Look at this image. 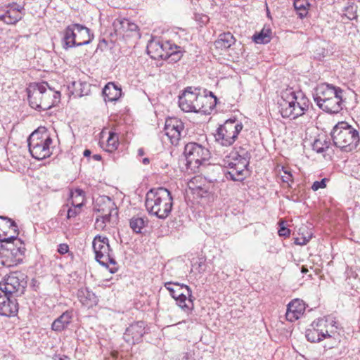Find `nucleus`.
Wrapping results in <instances>:
<instances>
[{
    "label": "nucleus",
    "mask_w": 360,
    "mask_h": 360,
    "mask_svg": "<svg viewBox=\"0 0 360 360\" xmlns=\"http://www.w3.org/2000/svg\"><path fill=\"white\" fill-rule=\"evenodd\" d=\"M251 155L244 149L239 151H231L222 160L224 174L229 180L242 181L248 174V167Z\"/></svg>",
    "instance_id": "obj_1"
},
{
    "label": "nucleus",
    "mask_w": 360,
    "mask_h": 360,
    "mask_svg": "<svg viewBox=\"0 0 360 360\" xmlns=\"http://www.w3.org/2000/svg\"><path fill=\"white\" fill-rule=\"evenodd\" d=\"M145 205L149 214L164 219L172 212L173 197L166 188H152L146 193Z\"/></svg>",
    "instance_id": "obj_2"
},
{
    "label": "nucleus",
    "mask_w": 360,
    "mask_h": 360,
    "mask_svg": "<svg viewBox=\"0 0 360 360\" xmlns=\"http://www.w3.org/2000/svg\"><path fill=\"white\" fill-rule=\"evenodd\" d=\"M330 136L334 146L345 152L355 150L360 141L359 131L346 122L335 124Z\"/></svg>",
    "instance_id": "obj_3"
},
{
    "label": "nucleus",
    "mask_w": 360,
    "mask_h": 360,
    "mask_svg": "<svg viewBox=\"0 0 360 360\" xmlns=\"http://www.w3.org/2000/svg\"><path fill=\"white\" fill-rule=\"evenodd\" d=\"M94 39V34L86 26L73 23L65 27L63 32L62 46L65 50L75 46L87 45Z\"/></svg>",
    "instance_id": "obj_4"
},
{
    "label": "nucleus",
    "mask_w": 360,
    "mask_h": 360,
    "mask_svg": "<svg viewBox=\"0 0 360 360\" xmlns=\"http://www.w3.org/2000/svg\"><path fill=\"white\" fill-rule=\"evenodd\" d=\"M52 141L45 128H39L33 131L27 139L30 154L37 160L49 158L52 154L50 149Z\"/></svg>",
    "instance_id": "obj_5"
},
{
    "label": "nucleus",
    "mask_w": 360,
    "mask_h": 360,
    "mask_svg": "<svg viewBox=\"0 0 360 360\" xmlns=\"http://www.w3.org/2000/svg\"><path fill=\"white\" fill-rule=\"evenodd\" d=\"M243 124L236 119L227 120L214 134L215 141L224 146H231L243 129Z\"/></svg>",
    "instance_id": "obj_6"
},
{
    "label": "nucleus",
    "mask_w": 360,
    "mask_h": 360,
    "mask_svg": "<svg viewBox=\"0 0 360 360\" xmlns=\"http://www.w3.org/2000/svg\"><path fill=\"white\" fill-rule=\"evenodd\" d=\"M184 154L186 160V165L191 168H198L203 165L210 158L207 148L195 142H190L184 147Z\"/></svg>",
    "instance_id": "obj_7"
},
{
    "label": "nucleus",
    "mask_w": 360,
    "mask_h": 360,
    "mask_svg": "<svg viewBox=\"0 0 360 360\" xmlns=\"http://www.w3.org/2000/svg\"><path fill=\"white\" fill-rule=\"evenodd\" d=\"M205 98L201 96V89L188 86L179 96V106L184 112H196V110L202 107L200 103Z\"/></svg>",
    "instance_id": "obj_8"
},
{
    "label": "nucleus",
    "mask_w": 360,
    "mask_h": 360,
    "mask_svg": "<svg viewBox=\"0 0 360 360\" xmlns=\"http://www.w3.org/2000/svg\"><path fill=\"white\" fill-rule=\"evenodd\" d=\"M27 276L22 272L15 271L11 273L0 283L4 292L9 295L15 294L17 296L24 293L27 286Z\"/></svg>",
    "instance_id": "obj_9"
},
{
    "label": "nucleus",
    "mask_w": 360,
    "mask_h": 360,
    "mask_svg": "<svg viewBox=\"0 0 360 360\" xmlns=\"http://www.w3.org/2000/svg\"><path fill=\"white\" fill-rule=\"evenodd\" d=\"M18 227L11 219L0 216V241L11 243L18 240Z\"/></svg>",
    "instance_id": "obj_10"
},
{
    "label": "nucleus",
    "mask_w": 360,
    "mask_h": 360,
    "mask_svg": "<svg viewBox=\"0 0 360 360\" xmlns=\"http://www.w3.org/2000/svg\"><path fill=\"white\" fill-rule=\"evenodd\" d=\"M328 320L319 319L312 322L310 328L305 332V336L308 341L311 342H319L323 338L330 339L328 330H325Z\"/></svg>",
    "instance_id": "obj_11"
},
{
    "label": "nucleus",
    "mask_w": 360,
    "mask_h": 360,
    "mask_svg": "<svg viewBox=\"0 0 360 360\" xmlns=\"http://www.w3.org/2000/svg\"><path fill=\"white\" fill-rule=\"evenodd\" d=\"M24 8L16 3L8 4L0 8V20L8 25H13L22 19Z\"/></svg>",
    "instance_id": "obj_12"
},
{
    "label": "nucleus",
    "mask_w": 360,
    "mask_h": 360,
    "mask_svg": "<svg viewBox=\"0 0 360 360\" xmlns=\"http://www.w3.org/2000/svg\"><path fill=\"white\" fill-rule=\"evenodd\" d=\"M146 333L145 322L136 321L126 328L123 339L129 345H134L142 340V338Z\"/></svg>",
    "instance_id": "obj_13"
},
{
    "label": "nucleus",
    "mask_w": 360,
    "mask_h": 360,
    "mask_svg": "<svg viewBox=\"0 0 360 360\" xmlns=\"http://www.w3.org/2000/svg\"><path fill=\"white\" fill-rule=\"evenodd\" d=\"M295 91L292 89L286 90L278 101L279 112L283 118L295 119Z\"/></svg>",
    "instance_id": "obj_14"
},
{
    "label": "nucleus",
    "mask_w": 360,
    "mask_h": 360,
    "mask_svg": "<svg viewBox=\"0 0 360 360\" xmlns=\"http://www.w3.org/2000/svg\"><path fill=\"white\" fill-rule=\"evenodd\" d=\"M39 89L43 98L42 110H47L60 102V92L53 90L47 82L39 83Z\"/></svg>",
    "instance_id": "obj_15"
},
{
    "label": "nucleus",
    "mask_w": 360,
    "mask_h": 360,
    "mask_svg": "<svg viewBox=\"0 0 360 360\" xmlns=\"http://www.w3.org/2000/svg\"><path fill=\"white\" fill-rule=\"evenodd\" d=\"M184 129V123L176 117L166 120L164 128L165 134L170 139L172 144L177 143Z\"/></svg>",
    "instance_id": "obj_16"
},
{
    "label": "nucleus",
    "mask_w": 360,
    "mask_h": 360,
    "mask_svg": "<svg viewBox=\"0 0 360 360\" xmlns=\"http://www.w3.org/2000/svg\"><path fill=\"white\" fill-rule=\"evenodd\" d=\"M342 94L343 90L338 89L333 96H331L326 102L319 105V108L323 111L330 113L337 114L342 110Z\"/></svg>",
    "instance_id": "obj_17"
},
{
    "label": "nucleus",
    "mask_w": 360,
    "mask_h": 360,
    "mask_svg": "<svg viewBox=\"0 0 360 360\" xmlns=\"http://www.w3.org/2000/svg\"><path fill=\"white\" fill-rule=\"evenodd\" d=\"M338 89L340 88L328 84L318 85L313 94V98L316 105L319 107V105L326 102L331 96H333L338 92Z\"/></svg>",
    "instance_id": "obj_18"
},
{
    "label": "nucleus",
    "mask_w": 360,
    "mask_h": 360,
    "mask_svg": "<svg viewBox=\"0 0 360 360\" xmlns=\"http://www.w3.org/2000/svg\"><path fill=\"white\" fill-rule=\"evenodd\" d=\"M18 311V304L16 300H13L11 295L4 292L0 296V315L11 316L15 315Z\"/></svg>",
    "instance_id": "obj_19"
},
{
    "label": "nucleus",
    "mask_w": 360,
    "mask_h": 360,
    "mask_svg": "<svg viewBox=\"0 0 360 360\" xmlns=\"http://www.w3.org/2000/svg\"><path fill=\"white\" fill-rule=\"evenodd\" d=\"M92 245L97 262L102 259L103 257H105L109 252H112L109 244V240L105 236H96Z\"/></svg>",
    "instance_id": "obj_20"
},
{
    "label": "nucleus",
    "mask_w": 360,
    "mask_h": 360,
    "mask_svg": "<svg viewBox=\"0 0 360 360\" xmlns=\"http://www.w3.org/2000/svg\"><path fill=\"white\" fill-rule=\"evenodd\" d=\"M94 209L99 214L114 212L117 214V212H118L115 202L107 195L99 196L96 200Z\"/></svg>",
    "instance_id": "obj_21"
},
{
    "label": "nucleus",
    "mask_w": 360,
    "mask_h": 360,
    "mask_svg": "<svg viewBox=\"0 0 360 360\" xmlns=\"http://www.w3.org/2000/svg\"><path fill=\"white\" fill-rule=\"evenodd\" d=\"M39 89V83H34L27 89L30 106L38 111L42 110L43 98Z\"/></svg>",
    "instance_id": "obj_22"
},
{
    "label": "nucleus",
    "mask_w": 360,
    "mask_h": 360,
    "mask_svg": "<svg viewBox=\"0 0 360 360\" xmlns=\"http://www.w3.org/2000/svg\"><path fill=\"white\" fill-rule=\"evenodd\" d=\"M304 311V303L298 299L293 300L287 306L286 319L291 322L297 320Z\"/></svg>",
    "instance_id": "obj_23"
},
{
    "label": "nucleus",
    "mask_w": 360,
    "mask_h": 360,
    "mask_svg": "<svg viewBox=\"0 0 360 360\" xmlns=\"http://www.w3.org/2000/svg\"><path fill=\"white\" fill-rule=\"evenodd\" d=\"M20 245H14L13 243H8L9 247L6 250V257L11 259L12 264L16 265L22 262L25 248L22 243L18 240Z\"/></svg>",
    "instance_id": "obj_24"
},
{
    "label": "nucleus",
    "mask_w": 360,
    "mask_h": 360,
    "mask_svg": "<svg viewBox=\"0 0 360 360\" xmlns=\"http://www.w3.org/2000/svg\"><path fill=\"white\" fill-rule=\"evenodd\" d=\"M176 297V304L184 311H189L193 308V297L191 289L188 286L185 287V290Z\"/></svg>",
    "instance_id": "obj_25"
},
{
    "label": "nucleus",
    "mask_w": 360,
    "mask_h": 360,
    "mask_svg": "<svg viewBox=\"0 0 360 360\" xmlns=\"http://www.w3.org/2000/svg\"><path fill=\"white\" fill-rule=\"evenodd\" d=\"M295 119L303 115L308 110L309 100L302 91H295Z\"/></svg>",
    "instance_id": "obj_26"
},
{
    "label": "nucleus",
    "mask_w": 360,
    "mask_h": 360,
    "mask_svg": "<svg viewBox=\"0 0 360 360\" xmlns=\"http://www.w3.org/2000/svg\"><path fill=\"white\" fill-rule=\"evenodd\" d=\"M147 53L153 59H169V55L162 49V42L153 39L147 45Z\"/></svg>",
    "instance_id": "obj_27"
},
{
    "label": "nucleus",
    "mask_w": 360,
    "mask_h": 360,
    "mask_svg": "<svg viewBox=\"0 0 360 360\" xmlns=\"http://www.w3.org/2000/svg\"><path fill=\"white\" fill-rule=\"evenodd\" d=\"M73 318L72 311L67 310L53 321L51 329L57 333L65 330L71 323Z\"/></svg>",
    "instance_id": "obj_28"
},
{
    "label": "nucleus",
    "mask_w": 360,
    "mask_h": 360,
    "mask_svg": "<svg viewBox=\"0 0 360 360\" xmlns=\"http://www.w3.org/2000/svg\"><path fill=\"white\" fill-rule=\"evenodd\" d=\"M102 93L105 102L116 101L122 96V89L114 82H108L103 89Z\"/></svg>",
    "instance_id": "obj_29"
},
{
    "label": "nucleus",
    "mask_w": 360,
    "mask_h": 360,
    "mask_svg": "<svg viewBox=\"0 0 360 360\" xmlns=\"http://www.w3.org/2000/svg\"><path fill=\"white\" fill-rule=\"evenodd\" d=\"M77 297L80 302L88 308L97 304L98 299L97 296L88 288H82L77 292Z\"/></svg>",
    "instance_id": "obj_30"
},
{
    "label": "nucleus",
    "mask_w": 360,
    "mask_h": 360,
    "mask_svg": "<svg viewBox=\"0 0 360 360\" xmlns=\"http://www.w3.org/2000/svg\"><path fill=\"white\" fill-rule=\"evenodd\" d=\"M68 88L75 97H82L88 95L90 91V85L85 82L81 81L72 82Z\"/></svg>",
    "instance_id": "obj_31"
},
{
    "label": "nucleus",
    "mask_w": 360,
    "mask_h": 360,
    "mask_svg": "<svg viewBox=\"0 0 360 360\" xmlns=\"http://www.w3.org/2000/svg\"><path fill=\"white\" fill-rule=\"evenodd\" d=\"M209 94L210 96L207 94H202L201 93V96L204 97L205 100H203L202 103H200L202 107H200V109L199 110H196V112L210 114L214 108L217 98L212 91H209Z\"/></svg>",
    "instance_id": "obj_32"
},
{
    "label": "nucleus",
    "mask_w": 360,
    "mask_h": 360,
    "mask_svg": "<svg viewBox=\"0 0 360 360\" xmlns=\"http://www.w3.org/2000/svg\"><path fill=\"white\" fill-rule=\"evenodd\" d=\"M236 39L233 35L228 32L219 34L218 39L215 41L214 45L217 49H227L234 44Z\"/></svg>",
    "instance_id": "obj_33"
},
{
    "label": "nucleus",
    "mask_w": 360,
    "mask_h": 360,
    "mask_svg": "<svg viewBox=\"0 0 360 360\" xmlns=\"http://www.w3.org/2000/svg\"><path fill=\"white\" fill-rule=\"evenodd\" d=\"M180 47L176 45H173L170 41L162 42V49L169 55V58L171 60L178 61L181 57L180 51L177 50Z\"/></svg>",
    "instance_id": "obj_34"
},
{
    "label": "nucleus",
    "mask_w": 360,
    "mask_h": 360,
    "mask_svg": "<svg viewBox=\"0 0 360 360\" xmlns=\"http://www.w3.org/2000/svg\"><path fill=\"white\" fill-rule=\"evenodd\" d=\"M114 27H115L116 31L120 32H135L138 30V26L134 23L130 22L128 19H122V20H116L113 23Z\"/></svg>",
    "instance_id": "obj_35"
},
{
    "label": "nucleus",
    "mask_w": 360,
    "mask_h": 360,
    "mask_svg": "<svg viewBox=\"0 0 360 360\" xmlns=\"http://www.w3.org/2000/svg\"><path fill=\"white\" fill-rule=\"evenodd\" d=\"M271 30L264 27L259 33L253 36V41L257 44H267L271 40Z\"/></svg>",
    "instance_id": "obj_36"
},
{
    "label": "nucleus",
    "mask_w": 360,
    "mask_h": 360,
    "mask_svg": "<svg viewBox=\"0 0 360 360\" xmlns=\"http://www.w3.org/2000/svg\"><path fill=\"white\" fill-rule=\"evenodd\" d=\"M186 286L187 285L184 284L181 285L177 283L167 282L165 283V287L169 292L170 295L174 299H176V297L178 296L177 295H179L181 292H183L185 290Z\"/></svg>",
    "instance_id": "obj_37"
},
{
    "label": "nucleus",
    "mask_w": 360,
    "mask_h": 360,
    "mask_svg": "<svg viewBox=\"0 0 360 360\" xmlns=\"http://www.w3.org/2000/svg\"><path fill=\"white\" fill-rule=\"evenodd\" d=\"M84 196L85 193L82 189H76L75 191L72 192V205L82 208L84 204Z\"/></svg>",
    "instance_id": "obj_38"
},
{
    "label": "nucleus",
    "mask_w": 360,
    "mask_h": 360,
    "mask_svg": "<svg viewBox=\"0 0 360 360\" xmlns=\"http://www.w3.org/2000/svg\"><path fill=\"white\" fill-rule=\"evenodd\" d=\"M309 3L307 0H295L294 7L297 11L298 15L301 18L305 17L307 14Z\"/></svg>",
    "instance_id": "obj_39"
},
{
    "label": "nucleus",
    "mask_w": 360,
    "mask_h": 360,
    "mask_svg": "<svg viewBox=\"0 0 360 360\" xmlns=\"http://www.w3.org/2000/svg\"><path fill=\"white\" fill-rule=\"evenodd\" d=\"M146 221L142 217H134L130 219L129 226L134 232L139 233L145 226Z\"/></svg>",
    "instance_id": "obj_40"
},
{
    "label": "nucleus",
    "mask_w": 360,
    "mask_h": 360,
    "mask_svg": "<svg viewBox=\"0 0 360 360\" xmlns=\"http://www.w3.org/2000/svg\"><path fill=\"white\" fill-rule=\"evenodd\" d=\"M118 146L119 141L117 135L115 133L110 132L107 140L105 150L109 153H112L117 150Z\"/></svg>",
    "instance_id": "obj_41"
},
{
    "label": "nucleus",
    "mask_w": 360,
    "mask_h": 360,
    "mask_svg": "<svg viewBox=\"0 0 360 360\" xmlns=\"http://www.w3.org/2000/svg\"><path fill=\"white\" fill-rule=\"evenodd\" d=\"M329 146L330 142L326 139L322 140L321 138H319L314 141L312 148L316 153H321L326 151L329 148Z\"/></svg>",
    "instance_id": "obj_42"
},
{
    "label": "nucleus",
    "mask_w": 360,
    "mask_h": 360,
    "mask_svg": "<svg viewBox=\"0 0 360 360\" xmlns=\"http://www.w3.org/2000/svg\"><path fill=\"white\" fill-rule=\"evenodd\" d=\"M344 15L349 20H353L356 18V6L352 3L344 8Z\"/></svg>",
    "instance_id": "obj_43"
},
{
    "label": "nucleus",
    "mask_w": 360,
    "mask_h": 360,
    "mask_svg": "<svg viewBox=\"0 0 360 360\" xmlns=\"http://www.w3.org/2000/svg\"><path fill=\"white\" fill-rule=\"evenodd\" d=\"M102 220L105 222L106 224H113L115 222H116L117 217H118V212H117V214L114 213H104L102 214L98 215Z\"/></svg>",
    "instance_id": "obj_44"
},
{
    "label": "nucleus",
    "mask_w": 360,
    "mask_h": 360,
    "mask_svg": "<svg viewBox=\"0 0 360 360\" xmlns=\"http://www.w3.org/2000/svg\"><path fill=\"white\" fill-rule=\"evenodd\" d=\"M102 266H108V264H115L116 261L112 255V252L107 254L105 257H103L99 261H98Z\"/></svg>",
    "instance_id": "obj_45"
},
{
    "label": "nucleus",
    "mask_w": 360,
    "mask_h": 360,
    "mask_svg": "<svg viewBox=\"0 0 360 360\" xmlns=\"http://www.w3.org/2000/svg\"><path fill=\"white\" fill-rule=\"evenodd\" d=\"M327 179L324 178L321 181H316L313 183L311 186V189L314 191H318L320 188H324L326 186Z\"/></svg>",
    "instance_id": "obj_46"
},
{
    "label": "nucleus",
    "mask_w": 360,
    "mask_h": 360,
    "mask_svg": "<svg viewBox=\"0 0 360 360\" xmlns=\"http://www.w3.org/2000/svg\"><path fill=\"white\" fill-rule=\"evenodd\" d=\"M107 224L98 216H97L95 221V228L98 231H103L105 229Z\"/></svg>",
    "instance_id": "obj_47"
},
{
    "label": "nucleus",
    "mask_w": 360,
    "mask_h": 360,
    "mask_svg": "<svg viewBox=\"0 0 360 360\" xmlns=\"http://www.w3.org/2000/svg\"><path fill=\"white\" fill-rule=\"evenodd\" d=\"M80 210L81 208H79L77 207L69 208L68 210L67 218L71 219L75 217L80 212Z\"/></svg>",
    "instance_id": "obj_48"
},
{
    "label": "nucleus",
    "mask_w": 360,
    "mask_h": 360,
    "mask_svg": "<svg viewBox=\"0 0 360 360\" xmlns=\"http://www.w3.org/2000/svg\"><path fill=\"white\" fill-rule=\"evenodd\" d=\"M278 233L280 236L284 237L289 236L290 233V230L288 228L285 227L283 223H280V228L278 229Z\"/></svg>",
    "instance_id": "obj_49"
},
{
    "label": "nucleus",
    "mask_w": 360,
    "mask_h": 360,
    "mask_svg": "<svg viewBox=\"0 0 360 360\" xmlns=\"http://www.w3.org/2000/svg\"><path fill=\"white\" fill-rule=\"evenodd\" d=\"M309 241V238H306V237H301V238H295V240H294V243L296 245H306L308 242Z\"/></svg>",
    "instance_id": "obj_50"
},
{
    "label": "nucleus",
    "mask_w": 360,
    "mask_h": 360,
    "mask_svg": "<svg viewBox=\"0 0 360 360\" xmlns=\"http://www.w3.org/2000/svg\"><path fill=\"white\" fill-rule=\"evenodd\" d=\"M69 250V247L67 244L63 243L60 244L58 246V251L60 254L64 255L67 253Z\"/></svg>",
    "instance_id": "obj_51"
},
{
    "label": "nucleus",
    "mask_w": 360,
    "mask_h": 360,
    "mask_svg": "<svg viewBox=\"0 0 360 360\" xmlns=\"http://www.w3.org/2000/svg\"><path fill=\"white\" fill-rule=\"evenodd\" d=\"M323 319L325 320H328L327 322H326V325L328 323H329L330 325H331L332 326H334L336 328H338V326H337V322L333 319V317H330V316H328V317H325V318H323Z\"/></svg>",
    "instance_id": "obj_52"
},
{
    "label": "nucleus",
    "mask_w": 360,
    "mask_h": 360,
    "mask_svg": "<svg viewBox=\"0 0 360 360\" xmlns=\"http://www.w3.org/2000/svg\"><path fill=\"white\" fill-rule=\"evenodd\" d=\"M285 173L288 174V176H283V181L288 183L290 181H291L292 175L291 174L287 173L286 172H285Z\"/></svg>",
    "instance_id": "obj_53"
},
{
    "label": "nucleus",
    "mask_w": 360,
    "mask_h": 360,
    "mask_svg": "<svg viewBox=\"0 0 360 360\" xmlns=\"http://www.w3.org/2000/svg\"><path fill=\"white\" fill-rule=\"evenodd\" d=\"M181 360H193L191 356L188 354H184Z\"/></svg>",
    "instance_id": "obj_54"
},
{
    "label": "nucleus",
    "mask_w": 360,
    "mask_h": 360,
    "mask_svg": "<svg viewBox=\"0 0 360 360\" xmlns=\"http://www.w3.org/2000/svg\"><path fill=\"white\" fill-rule=\"evenodd\" d=\"M91 152L90 150L86 149V150H84L83 155L84 157H89L91 155Z\"/></svg>",
    "instance_id": "obj_55"
},
{
    "label": "nucleus",
    "mask_w": 360,
    "mask_h": 360,
    "mask_svg": "<svg viewBox=\"0 0 360 360\" xmlns=\"http://www.w3.org/2000/svg\"><path fill=\"white\" fill-rule=\"evenodd\" d=\"M92 158L94 160H96V161H99L101 160V155H98V154L94 155Z\"/></svg>",
    "instance_id": "obj_56"
},
{
    "label": "nucleus",
    "mask_w": 360,
    "mask_h": 360,
    "mask_svg": "<svg viewBox=\"0 0 360 360\" xmlns=\"http://www.w3.org/2000/svg\"><path fill=\"white\" fill-rule=\"evenodd\" d=\"M145 154L144 150L143 148H139L138 150V155L139 156H143Z\"/></svg>",
    "instance_id": "obj_57"
},
{
    "label": "nucleus",
    "mask_w": 360,
    "mask_h": 360,
    "mask_svg": "<svg viewBox=\"0 0 360 360\" xmlns=\"http://www.w3.org/2000/svg\"><path fill=\"white\" fill-rule=\"evenodd\" d=\"M142 163L143 165H148L150 163V160L149 158H144L143 160H142Z\"/></svg>",
    "instance_id": "obj_58"
},
{
    "label": "nucleus",
    "mask_w": 360,
    "mask_h": 360,
    "mask_svg": "<svg viewBox=\"0 0 360 360\" xmlns=\"http://www.w3.org/2000/svg\"><path fill=\"white\" fill-rule=\"evenodd\" d=\"M301 272H302V274H307V273L308 272V269H307L306 266H302L301 267Z\"/></svg>",
    "instance_id": "obj_59"
},
{
    "label": "nucleus",
    "mask_w": 360,
    "mask_h": 360,
    "mask_svg": "<svg viewBox=\"0 0 360 360\" xmlns=\"http://www.w3.org/2000/svg\"><path fill=\"white\" fill-rule=\"evenodd\" d=\"M110 271L111 273H115V272L117 271V268H112V269H110Z\"/></svg>",
    "instance_id": "obj_60"
},
{
    "label": "nucleus",
    "mask_w": 360,
    "mask_h": 360,
    "mask_svg": "<svg viewBox=\"0 0 360 360\" xmlns=\"http://www.w3.org/2000/svg\"><path fill=\"white\" fill-rule=\"evenodd\" d=\"M4 290H3V287L0 286V296L2 295V294L4 293Z\"/></svg>",
    "instance_id": "obj_61"
},
{
    "label": "nucleus",
    "mask_w": 360,
    "mask_h": 360,
    "mask_svg": "<svg viewBox=\"0 0 360 360\" xmlns=\"http://www.w3.org/2000/svg\"><path fill=\"white\" fill-rule=\"evenodd\" d=\"M333 347H334L333 345H329L328 348L330 349V348H333Z\"/></svg>",
    "instance_id": "obj_62"
}]
</instances>
